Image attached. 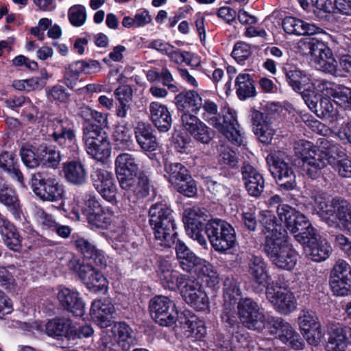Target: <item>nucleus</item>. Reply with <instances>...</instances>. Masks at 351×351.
Returning a JSON list of instances; mask_svg holds the SVG:
<instances>
[{"label":"nucleus","instance_id":"nucleus-2","mask_svg":"<svg viewBox=\"0 0 351 351\" xmlns=\"http://www.w3.org/2000/svg\"><path fill=\"white\" fill-rule=\"evenodd\" d=\"M202 117L210 125L222 133L229 141L237 145L243 143L239 125L237 120L236 112L229 107L221 109L218 113V106L209 99L202 100Z\"/></svg>","mask_w":351,"mask_h":351},{"label":"nucleus","instance_id":"nucleus-30","mask_svg":"<svg viewBox=\"0 0 351 351\" xmlns=\"http://www.w3.org/2000/svg\"><path fill=\"white\" fill-rule=\"evenodd\" d=\"M53 132L49 136L53 141L64 147L66 142L75 143V134L73 130V124L68 119H55L52 121Z\"/></svg>","mask_w":351,"mask_h":351},{"label":"nucleus","instance_id":"nucleus-57","mask_svg":"<svg viewBox=\"0 0 351 351\" xmlns=\"http://www.w3.org/2000/svg\"><path fill=\"white\" fill-rule=\"evenodd\" d=\"M223 287L224 300L230 304L234 303L241 294L237 281L232 278H226L223 282Z\"/></svg>","mask_w":351,"mask_h":351},{"label":"nucleus","instance_id":"nucleus-56","mask_svg":"<svg viewBox=\"0 0 351 351\" xmlns=\"http://www.w3.org/2000/svg\"><path fill=\"white\" fill-rule=\"evenodd\" d=\"M173 186L178 192L189 197L195 196L197 192L196 182L191 175L180 180Z\"/></svg>","mask_w":351,"mask_h":351},{"label":"nucleus","instance_id":"nucleus-14","mask_svg":"<svg viewBox=\"0 0 351 351\" xmlns=\"http://www.w3.org/2000/svg\"><path fill=\"white\" fill-rule=\"evenodd\" d=\"M121 188L125 191L124 197L129 202H135L136 198L148 194L147 178L137 176V173L117 174Z\"/></svg>","mask_w":351,"mask_h":351},{"label":"nucleus","instance_id":"nucleus-39","mask_svg":"<svg viewBox=\"0 0 351 351\" xmlns=\"http://www.w3.org/2000/svg\"><path fill=\"white\" fill-rule=\"evenodd\" d=\"M282 27L287 34L295 35L315 34L319 28L295 17H286L282 21Z\"/></svg>","mask_w":351,"mask_h":351},{"label":"nucleus","instance_id":"nucleus-17","mask_svg":"<svg viewBox=\"0 0 351 351\" xmlns=\"http://www.w3.org/2000/svg\"><path fill=\"white\" fill-rule=\"evenodd\" d=\"M180 293L184 301L197 311L208 308V298L197 281L187 279L180 289Z\"/></svg>","mask_w":351,"mask_h":351},{"label":"nucleus","instance_id":"nucleus-48","mask_svg":"<svg viewBox=\"0 0 351 351\" xmlns=\"http://www.w3.org/2000/svg\"><path fill=\"white\" fill-rule=\"evenodd\" d=\"M194 269L208 287H215L219 283V276L217 271L208 262L201 259Z\"/></svg>","mask_w":351,"mask_h":351},{"label":"nucleus","instance_id":"nucleus-16","mask_svg":"<svg viewBox=\"0 0 351 351\" xmlns=\"http://www.w3.org/2000/svg\"><path fill=\"white\" fill-rule=\"evenodd\" d=\"M309 197L311 203L317 210V213L326 220L333 221L338 212L339 206L343 200L331 199L328 194L317 189L311 191Z\"/></svg>","mask_w":351,"mask_h":351},{"label":"nucleus","instance_id":"nucleus-36","mask_svg":"<svg viewBox=\"0 0 351 351\" xmlns=\"http://www.w3.org/2000/svg\"><path fill=\"white\" fill-rule=\"evenodd\" d=\"M175 101L178 110L184 112L197 114L201 108L202 97L194 90L179 93L175 97Z\"/></svg>","mask_w":351,"mask_h":351},{"label":"nucleus","instance_id":"nucleus-9","mask_svg":"<svg viewBox=\"0 0 351 351\" xmlns=\"http://www.w3.org/2000/svg\"><path fill=\"white\" fill-rule=\"evenodd\" d=\"M269 171L280 188L293 190L296 186V176L293 167L278 155H271L267 158Z\"/></svg>","mask_w":351,"mask_h":351},{"label":"nucleus","instance_id":"nucleus-3","mask_svg":"<svg viewBox=\"0 0 351 351\" xmlns=\"http://www.w3.org/2000/svg\"><path fill=\"white\" fill-rule=\"evenodd\" d=\"M149 215L156 245L171 247L174 244L177 236L171 209L167 204L158 202L150 207Z\"/></svg>","mask_w":351,"mask_h":351},{"label":"nucleus","instance_id":"nucleus-32","mask_svg":"<svg viewBox=\"0 0 351 351\" xmlns=\"http://www.w3.org/2000/svg\"><path fill=\"white\" fill-rule=\"evenodd\" d=\"M149 118L160 132H167L172 125V117L167 106L152 101L149 106Z\"/></svg>","mask_w":351,"mask_h":351},{"label":"nucleus","instance_id":"nucleus-15","mask_svg":"<svg viewBox=\"0 0 351 351\" xmlns=\"http://www.w3.org/2000/svg\"><path fill=\"white\" fill-rule=\"evenodd\" d=\"M70 245L73 246L84 256L82 258L73 256L69 262V268L79 277L88 288V282L86 281L88 273V263H85L86 258L85 253L88 252V239L82 237L79 233H73L71 236Z\"/></svg>","mask_w":351,"mask_h":351},{"label":"nucleus","instance_id":"nucleus-43","mask_svg":"<svg viewBox=\"0 0 351 351\" xmlns=\"http://www.w3.org/2000/svg\"><path fill=\"white\" fill-rule=\"evenodd\" d=\"M174 243H176V253L180 261V267L184 271H191L199 263L201 258L196 256L181 241L178 240Z\"/></svg>","mask_w":351,"mask_h":351},{"label":"nucleus","instance_id":"nucleus-8","mask_svg":"<svg viewBox=\"0 0 351 351\" xmlns=\"http://www.w3.org/2000/svg\"><path fill=\"white\" fill-rule=\"evenodd\" d=\"M149 311L152 319L162 326L173 325L178 318L174 302L163 295H157L151 300Z\"/></svg>","mask_w":351,"mask_h":351},{"label":"nucleus","instance_id":"nucleus-29","mask_svg":"<svg viewBox=\"0 0 351 351\" xmlns=\"http://www.w3.org/2000/svg\"><path fill=\"white\" fill-rule=\"evenodd\" d=\"M45 332L49 337L57 340L62 339V337L69 340L74 339L77 336L76 330L69 320L57 317L47 322Z\"/></svg>","mask_w":351,"mask_h":351},{"label":"nucleus","instance_id":"nucleus-38","mask_svg":"<svg viewBox=\"0 0 351 351\" xmlns=\"http://www.w3.org/2000/svg\"><path fill=\"white\" fill-rule=\"evenodd\" d=\"M0 171L6 173L19 182L23 181V176L19 169L18 158L12 152L0 150Z\"/></svg>","mask_w":351,"mask_h":351},{"label":"nucleus","instance_id":"nucleus-58","mask_svg":"<svg viewBox=\"0 0 351 351\" xmlns=\"http://www.w3.org/2000/svg\"><path fill=\"white\" fill-rule=\"evenodd\" d=\"M330 279L351 280V267L344 260H338L333 266Z\"/></svg>","mask_w":351,"mask_h":351},{"label":"nucleus","instance_id":"nucleus-60","mask_svg":"<svg viewBox=\"0 0 351 351\" xmlns=\"http://www.w3.org/2000/svg\"><path fill=\"white\" fill-rule=\"evenodd\" d=\"M186 55L188 56L189 53L186 51H181L173 46L172 49L170 50V52L167 56L171 61L177 64L185 62L186 64L193 67H197L200 65L201 62L199 56H193V59H194V63H193L189 60V58Z\"/></svg>","mask_w":351,"mask_h":351},{"label":"nucleus","instance_id":"nucleus-37","mask_svg":"<svg viewBox=\"0 0 351 351\" xmlns=\"http://www.w3.org/2000/svg\"><path fill=\"white\" fill-rule=\"evenodd\" d=\"M259 221L263 226V232L265 236V244L269 241H273L282 236L281 226L275 221V216L267 210H261L259 213Z\"/></svg>","mask_w":351,"mask_h":351},{"label":"nucleus","instance_id":"nucleus-50","mask_svg":"<svg viewBox=\"0 0 351 351\" xmlns=\"http://www.w3.org/2000/svg\"><path fill=\"white\" fill-rule=\"evenodd\" d=\"M184 319V322H182V328L188 337L201 339L205 336L206 330L202 321L199 320L195 316L185 317Z\"/></svg>","mask_w":351,"mask_h":351},{"label":"nucleus","instance_id":"nucleus-59","mask_svg":"<svg viewBox=\"0 0 351 351\" xmlns=\"http://www.w3.org/2000/svg\"><path fill=\"white\" fill-rule=\"evenodd\" d=\"M338 219L344 228L351 234V206L346 202L342 201L339 206V210L333 221Z\"/></svg>","mask_w":351,"mask_h":351},{"label":"nucleus","instance_id":"nucleus-28","mask_svg":"<svg viewBox=\"0 0 351 351\" xmlns=\"http://www.w3.org/2000/svg\"><path fill=\"white\" fill-rule=\"evenodd\" d=\"M0 204L6 207L16 219L22 213L21 202L14 187L0 178Z\"/></svg>","mask_w":351,"mask_h":351},{"label":"nucleus","instance_id":"nucleus-21","mask_svg":"<svg viewBox=\"0 0 351 351\" xmlns=\"http://www.w3.org/2000/svg\"><path fill=\"white\" fill-rule=\"evenodd\" d=\"M0 234L8 249L14 252H19L21 250L23 237L18 228L3 216H0Z\"/></svg>","mask_w":351,"mask_h":351},{"label":"nucleus","instance_id":"nucleus-7","mask_svg":"<svg viewBox=\"0 0 351 351\" xmlns=\"http://www.w3.org/2000/svg\"><path fill=\"white\" fill-rule=\"evenodd\" d=\"M238 312L241 323L251 330H261L267 324L271 323V317H267L258 304L250 298L239 302Z\"/></svg>","mask_w":351,"mask_h":351},{"label":"nucleus","instance_id":"nucleus-35","mask_svg":"<svg viewBox=\"0 0 351 351\" xmlns=\"http://www.w3.org/2000/svg\"><path fill=\"white\" fill-rule=\"evenodd\" d=\"M111 214L105 211L95 198H89V228H104L110 223Z\"/></svg>","mask_w":351,"mask_h":351},{"label":"nucleus","instance_id":"nucleus-51","mask_svg":"<svg viewBox=\"0 0 351 351\" xmlns=\"http://www.w3.org/2000/svg\"><path fill=\"white\" fill-rule=\"evenodd\" d=\"M165 177L172 186L189 176L188 169L181 163H166Z\"/></svg>","mask_w":351,"mask_h":351},{"label":"nucleus","instance_id":"nucleus-44","mask_svg":"<svg viewBox=\"0 0 351 351\" xmlns=\"http://www.w3.org/2000/svg\"><path fill=\"white\" fill-rule=\"evenodd\" d=\"M88 67V62L86 60H78L70 64L65 67L63 74V82L66 86L74 89L79 81L80 75Z\"/></svg>","mask_w":351,"mask_h":351},{"label":"nucleus","instance_id":"nucleus-63","mask_svg":"<svg viewBox=\"0 0 351 351\" xmlns=\"http://www.w3.org/2000/svg\"><path fill=\"white\" fill-rule=\"evenodd\" d=\"M333 293L338 296H346L351 293V280L330 279Z\"/></svg>","mask_w":351,"mask_h":351},{"label":"nucleus","instance_id":"nucleus-47","mask_svg":"<svg viewBox=\"0 0 351 351\" xmlns=\"http://www.w3.org/2000/svg\"><path fill=\"white\" fill-rule=\"evenodd\" d=\"M276 211L279 219L284 223L287 230H293L296 228L292 223L294 220L298 219L301 222L303 221V214L287 204H280Z\"/></svg>","mask_w":351,"mask_h":351},{"label":"nucleus","instance_id":"nucleus-10","mask_svg":"<svg viewBox=\"0 0 351 351\" xmlns=\"http://www.w3.org/2000/svg\"><path fill=\"white\" fill-rule=\"evenodd\" d=\"M266 296L274 308L281 314L288 315L296 308L297 302L293 294L277 282H272L267 286Z\"/></svg>","mask_w":351,"mask_h":351},{"label":"nucleus","instance_id":"nucleus-34","mask_svg":"<svg viewBox=\"0 0 351 351\" xmlns=\"http://www.w3.org/2000/svg\"><path fill=\"white\" fill-rule=\"evenodd\" d=\"M252 125L254 132L261 142L267 144L271 141L275 130L266 120V117L262 112H253Z\"/></svg>","mask_w":351,"mask_h":351},{"label":"nucleus","instance_id":"nucleus-61","mask_svg":"<svg viewBox=\"0 0 351 351\" xmlns=\"http://www.w3.org/2000/svg\"><path fill=\"white\" fill-rule=\"evenodd\" d=\"M44 225L47 226L50 230L56 232L59 237L67 239L71 236L72 228L66 225H62L51 219V216L45 214Z\"/></svg>","mask_w":351,"mask_h":351},{"label":"nucleus","instance_id":"nucleus-23","mask_svg":"<svg viewBox=\"0 0 351 351\" xmlns=\"http://www.w3.org/2000/svg\"><path fill=\"white\" fill-rule=\"evenodd\" d=\"M278 333L279 339L285 344L295 350H302L304 346L300 335L293 327L281 318L271 317V323Z\"/></svg>","mask_w":351,"mask_h":351},{"label":"nucleus","instance_id":"nucleus-12","mask_svg":"<svg viewBox=\"0 0 351 351\" xmlns=\"http://www.w3.org/2000/svg\"><path fill=\"white\" fill-rule=\"evenodd\" d=\"M298 324L302 335L310 345L316 346L320 343L324 333L314 312L302 310L298 317Z\"/></svg>","mask_w":351,"mask_h":351},{"label":"nucleus","instance_id":"nucleus-46","mask_svg":"<svg viewBox=\"0 0 351 351\" xmlns=\"http://www.w3.org/2000/svg\"><path fill=\"white\" fill-rule=\"evenodd\" d=\"M236 93L238 97L244 100L256 95L254 82L248 73H240L235 81Z\"/></svg>","mask_w":351,"mask_h":351},{"label":"nucleus","instance_id":"nucleus-64","mask_svg":"<svg viewBox=\"0 0 351 351\" xmlns=\"http://www.w3.org/2000/svg\"><path fill=\"white\" fill-rule=\"evenodd\" d=\"M334 101L344 108H351V88L339 86Z\"/></svg>","mask_w":351,"mask_h":351},{"label":"nucleus","instance_id":"nucleus-55","mask_svg":"<svg viewBox=\"0 0 351 351\" xmlns=\"http://www.w3.org/2000/svg\"><path fill=\"white\" fill-rule=\"evenodd\" d=\"M314 112L317 117L330 119L331 121L337 119L338 115L337 109L334 107L332 102L328 98H321L319 105Z\"/></svg>","mask_w":351,"mask_h":351},{"label":"nucleus","instance_id":"nucleus-33","mask_svg":"<svg viewBox=\"0 0 351 351\" xmlns=\"http://www.w3.org/2000/svg\"><path fill=\"white\" fill-rule=\"evenodd\" d=\"M134 130L136 141L143 150L152 152L156 149L158 143L149 123L138 121Z\"/></svg>","mask_w":351,"mask_h":351},{"label":"nucleus","instance_id":"nucleus-62","mask_svg":"<svg viewBox=\"0 0 351 351\" xmlns=\"http://www.w3.org/2000/svg\"><path fill=\"white\" fill-rule=\"evenodd\" d=\"M68 16L71 24L75 27L82 26L86 21V10L82 5H73L68 12Z\"/></svg>","mask_w":351,"mask_h":351},{"label":"nucleus","instance_id":"nucleus-42","mask_svg":"<svg viewBox=\"0 0 351 351\" xmlns=\"http://www.w3.org/2000/svg\"><path fill=\"white\" fill-rule=\"evenodd\" d=\"M65 179L70 183L80 186L86 182V171L80 161L71 160L64 163Z\"/></svg>","mask_w":351,"mask_h":351},{"label":"nucleus","instance_id":"nucleus-4","mask_svg":"<svg viewBox=\"0 0 351 351\" xmlns=\"http://www.w3.org/2000/svg\"><path fill=\"white\" fill-rule=\"evenodd\" d=\"M264 249L269 260L277 267L291 270L295 267L298 254L284 237L273 241H269L265 244Z\"/></svg>","mask_w":351,"mask_h":351},{"label":"nucleus","instance_id":"nucleus-22","mask_svg":"<svg viewBox=\"0 0 351 351\" xmlns=\"http://www.w3.org/2000/svg\"><path fill=\"white\" fill-rule=\"evenodd\" d=\"M111 153L110 143L104 130L91 132L89 128V155L99 161L107 159Z\"/></svg>","mask_w":351,"mask_h":351},{"label":"nucleus","instance_id":"nucleus-5","mask_svg":"<svg viewBox=\"0 0 351 351\" xmlns=\"http://www.w3.org/2000/svg\"><path fill=\"white\" fill-rule=\"evenodd\" d=\"M206 233L213 247L218 252L228 250L236 243V232L226 221L215 219L206 223Z\"/></svg>","mask_w":351,"mask_h":351},{"label":"nucleus","instance_id":"nucleus-24","mask_svg":"<svg viewBox=\"0 0 351 351\" xmlns=\"http://www.w3.org/2000/svg\"><path fill=\"white\" fill-rule=\"evenodd\" d=\"M317 154L315 156V162L320 160L323 163V168L327 164H335L337 158L343 155V152L341 147L336 143L328 140L326 137L319 138L316 144Z\"/></svg>","mask_w":351,"mask_h":351},{"label":"nucleus","instance_id":"nucleus-53","mask_svg":"<svg viewBox=\"0 0 351 351\" xmlns=\"http://www.w3.org/2000/svg\"><path fill=\"white\" fill-rule=\"evenodd\" d=\"M302 221L301 222L298 219L294 220L293 223L297 228L289 231L295 234L299 242L306 243V238H308L309 235L315 234V229L304 214Z\"/></svg>","mask_w":351,"mask_h":351},{"label":"nucleus","instance_id":"nucleus-18","mask_svg":"<svg viewBox=\"0 0 351 351\" xmlns=\"http://www.w3.org/2000/svg\"><path fill=\"white\" fill-rule=\"evenodd\" d=\"M304 247L306 256L315 262H322L328 259L332 252L330 243L319 237L315 230V234L309 235Z\"/></svg>","mask_w":351,"mask_h":351},{"label":"nucleus","instance_id":"nucleus-26","mask_svg":"<svg viewBox=\"0 0 351 351\" xmlns=\"http://www.w3.org/2000/svg\"><path fill=\"white\" fill-rule=\"evenodd\" d=\"M242 180L248 193L258 197L263 191L265 180L263 176L250 164H244L242 170Z\"/></svg>","mask_w":351,"mask_h":351},{"label":"nucleus","instance_id":"nucleus-1","mask_svg":"<svg viewBox=\"0 0 351 351\" xmlns=\"http://www.w3.org/2000/svg\"><path fill=\"white\" fill-rule=\"evenodd\" d=\"M30 186L35 195L43 202H55L61 200L58 209L66 217L73 221H80L81 214L88 217L87 208L81 205L79 201H74L69 208H64V186L56 176L44 171L35 173L32 175Z\"/></svg>","mask_w":351,"mask_h":351},{"label":"nucleus","instance_id":"nucleus-6","mask_svg":"<svg viewBox=\"0 0 351 351\" xmlns=\"http://www.w3.org/2000/svg\"><path fill=\"white\" fill-rule=\"evenodd\" d=\"M299 47L306 51L313 57V62L318 70L325 73L333 74L336 72L337 62L335 59L330 49L315 38L307 41L300 42Z\"/></svg>","mask_w":351,"mask_h":351},{"label":"nucleus","instance_id":"nucleus-31","mask_svg":"<svg viewBox=\"0 0 351 351\" xmlns=\"http://www.w3.org/2000/svg\"><path fill=\"white\" fill-rule=\"evenodd\" d=\"M47 145L34 146L30 144L23 145L20 149V156L23 165L28 169H34L43 162L47 156Z\"/></svg>","mask_w":351,"mask_h":351},{"label":"nucleus","instance_id":"nucleus-52","mask_svg":"<svg viewBox=\"0 0 351 351\" xmlns=\"http://www.w3.org/2000/svg\"><path fill=\"white\" fill-rule=\"evenodd\" d=\"M285 74L289 84L296 91L301 90L303 87L310 83L309 77L299 69L286 70Z\"/></svg>","mask_w":351,"mask_h":351},{"label":"nucleus","instance_id":"nucleus-45","mask_svg":"<svg viewBox=\"0 0 351 351\" xmlns=\"http://www.w3.org/2000/svg\"><path fill=\"white\" fill-rule=\"evenodd\" d=\"M139 169L138 160L129 153L119 154L115 160L116 174L137 173Z\"/></svg>","mask_w":351,"mask_h":351},{"label":"nucleus","instance_id":"nucleus-11","mask_svg":"<svg viewBox=\"0 0 351 351\" xmlns=\"http://www.w3.org/2000/svg\"><path fill=\"white\" fill-rule=\"evenodd\" d=\"M294 151L295 154L303 161V167L306 174L315 179L319 176L323 169V163L320 160L315 162L317 154L316 145L306 140L301 139L295 143Z\"/></svg>","mask_w":351,"mask_h":351},{"label":"nucleus","instance_id":"nucleus-25","mask_svg":"<svg viewBox=\"0 0 351 351\" xmlns=\"http://www.w3.org/2000/svg\"><path fill=\"white\" fill-rule=\"evenodd\" d=\"M328 335L326 351H346L349 343L348 336L351 335V328L332 325L328 329Z\"/></svg>","mask_w":351,"mask_h":351},{"label":"nucleus","instance_id":"nucleus-27","mask_svg":"<svg viewBox=\"0 0 351 351\" xmlns=\"http://www.w3.org/2000/svg\"><path fill=\"white\" fill-rule=\"evenodd\" d=\"M60 306L75 316H82L84 313V303L79 293L67 287L60 289L57 295Z\"/></svg>","mask_w":351,"mask_h":351},{"label":"nucleus","instance_id":"nucleus-13","mask_svg":"<svg viewBox=\"0 0 351 351\" xmlns=\"http://www.w3.org/2000/svg\"><path fill=\"white\" fill-rule=\"evenodd\" d=\"M206 218L204 209L198 207L186 208L184 212L183 221L187 234L204 247L206 246L207 241L202 231Z\"/></svg>","mask_w":351,"mask_h":351},{"label":"nucleus","instance_id":"nucleus-40","mask_svg":"<svg viewBox=\"0 0 351 351\" xmlns=\"http://www.w3.org/2000/svg\"><path fill=\"white\" fill-rule=\"evenodd\" d=\"M114 340L123 351H128L134 343V336L132 328L124 322L115 323L111 329Z\"/></svg>","mask_w":351,"mask_h":351},{"label":"nucleus","instance_id":"nucleus-54","mask_svg":"<svg viewBox=\"0 0 351 351\" xmlns=\"http://www.w3.org/2000/svg\"><path fill=\"white\" fill-rule=\"evenodd\" d=\"M90 276H89V291L95 293L104 294L108 291V281L105 276L100 271L95 268H91Z\"/></svg>","mask_w":351,"mask_h":351},{"label":"nucleus","instance_id":"nucleus-20","mask_svg":"<svg viewBox=\"0 0 351 351\" xmlns=\"http://www.w3.org/2000/svg\"><path fill=\"white\" fill-rule=\"evenodd\" d=\"M158 276L162 285L171 291L180 289L187 280L186 276L180 274L174 269L173 264L167 260L160 261Z\"/></svg>","mask_w":351,"mask_h":351},{"label":"nucleus","instance_id":"nucleus-19","mask_svg":"<svg viewBox=\"0 0 351 351\" xmlns=\"http://www.w3.org/2000/svg\"><path fill=\"white\" fill-rule=\"evenodd\" d=\"M92 182L98 193L107 201L115 199L117 189L112 172L105 169H97L92 176Z\"/></svg>","mask_w":351,"mask_h":351},{"label":"nucleus","instance_id":"nucleus-49","mask_svg":"<svg viewBox=\"0 0 351 351\" xmlns=\"http://www.w3.org/2000/svg\"><path fill=\"white\" fill-rule=\"evenodd\" d=\"M114 307L108 300H95L91 305V315L93 319L104 322L112 317Z\"/></svg>","mask_w":351,"mask_h":351},{"label":"nucleus","instance_id":"nucleus-41","mask_svg":"<svg viewBox=\"0 0 351 351\" xmlns=\"http://www.w3.org/2000/svg\"><path fill=\"white\" fill-rule=\"evenodd\" d=\"M248 273L253 282L265 285L269 279L267 264L261 256H252L248 262Z\"/></svg>","mask_w":351,"mask_h":351}]
</instances>
